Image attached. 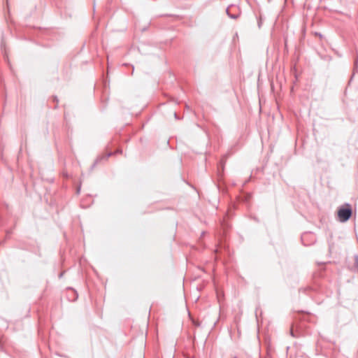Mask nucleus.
<instances>
[{
  "mask_svg": "<svg viewBox=\"0 0 358 358\" xmlns=\"http://www.w3.org/2000/svg\"><path fill=\"white\" fill-rule=\"evenodd\" d=\"M352 214V208L349 203H345L338 210V217L341 222H345L349 220Z\"/></svg>",
  "mask_w": 358,
  "mask_h": 358,
  "instance_id": "nucleus-1",
  "label": "nucleus"
},
{
  "mask_svg": "<svg viewBox=\"0 0 358 358\" xmlns=\"http://www.w3.org/2000/svg\"><path fill=\"white\" fill-rule=\"evenodd\" d=\"M262 26V18L260 17L258 20V27L260 28Z\"/></svg>",
  "mask_w": 358,
  "mask_h": 358,
  "instance_id": "nucleus-7",
  "label": "nucleus"
},
{
  "mask_svg": "<svg viewBox=\"0 0 358 358\" xmlns=\"http://www.w3.org/2000/svg\"><path fill=\"white\" fill-rule=\"evenodd\" d=\"M290 334H291V335H292V336H293V337H294V336H295V335H294V331H293V329H292L290 330Z\"/></svg>",
  "mask_w": 358,
  "mask_h": 358,
  "instance_id": "nucleus-9",
  "label": "nucleus"
},
{
  "mask_svg": "<svg viewBox=\"0 0 358 358\" xmlns=\"http://www.w3.org/2000/svg\"><path fill=\"white\" fill-rule=\"evenodd\" d=\"M1 48L2 51L4 52V57H6V43H5V42L3 40L1 41Z\"/></svg>",
  "mask_w": 358,
  "mask_h": 358,
  "instance_id": "nucleus-5",
  "label": "nucleus"
},
{
  "mask_svg": "<svg viewBox=\"0 0 358 358\" xmlns=\"http://www.w3.org/2000/svg\"><path fill=\"white\" fill-rule=\"evenodd\" d=\"M54 101H56V102H58V99H57V96H55L54 97Z\"/></svg>",
  "mask_w": 358,
  "mask_h": 358,
  "instance_id": "nucleus-14",
  "label": "nucleus"
},
{
  "mask_svg": "<svg viewBox=\"0 0 358 358\" xmlns=\"http://www.w3.org/2000/svg\"><path fill=\"white\" fill-rule=\"evenodd\" d=\"M234 358H236V357H234Z\"/></svg>",
  "mask_w": 358,
  "mask_h": 358,
  "instance_id": "nucleus-17",
  "label": "nucleus"
},
{
  "mask_svg": "<svg viewBox=\"0 0 358 358\" xmlns=\"http://www.w3.org/2000/svg\"><path fill=\"white\" fill-rule=\"evenodd\" d=\"M104 159V156L103 157H99L96 159V161L93 163V164L90 167V171H92L94 168L95 166L97 165V164L99 163V161H101V159Z\"/></svg>",
  "mask_w": 358,
  "mask_h": 358,
  "instance_id": "nucleus-3",
  "label": "nucleus"
},
{
  "mask_svg": "<svg viewBox=\"0 0 358 358\" xmlns=\"http://www.w3.org/2000/svg\"><path fill=\"white\" fill-rule=\"evenodd\" d=\"M63 275H64V273H63V272H62V273H59V278H62V276H63Z\"/></svg>",
  "mask_w": 358,
  "mask_h": 358,
  "instance_id": "nucleus-11",
  "label": "nucleus"
},
{
  "mask_svg": "<svg viewBox=\"0 0 358 358\" xmlns=\"http://www.w3.org/2000/svg\"><path fill=\"white\" fill-rule=\"evenodd\" d=\"M315 35H317V36H319L320 38H322V35L321 34H320V33H317V32H316V33H315Z\"/></svg>",
  "mask_w": 358,
  "mask_h": 358,
  "instance_id": "nucleus-10",
  "label": "nucleus"
},
{
  "mask_svg": "<svg viewBox=\"0 0 358 358\" xmlns=\"http://www.w3.org/2000/svg\"><path fill=\"white\" fill-rule=\"evenodd\" d=\"M80 192V185L78 186V187L77 188V190H76V193L78 194Z\"/></svg>",
  "mask_w": 358,
  "mask_h": 358,
  "instance_id": "nucleus-8",
  "label": "nucleus"
},
{
  "mask_svg": "<svg viewBox=\"0 0 358 358\" xmlns=\"http://www.w3.org/2000/svg\"><path fill=\"white\" fill-rule=\"evenodd\" d=\"M174 116H175V117H176V119H178V115H177V114H176V113H174Z\"/></svg>",
  "mask_w": 358,
  "mask_h": 358,
  "instance_id": "nucleus-15",
  "label": "nucleus"
},
{
  "mask_svg": "<svg viewBox=\"0 0 358 358\" xmlns=\"http://www.w3.org/2000/svg\"><path fill=\"white\" fill-rule=\"evenodd\" d=\"M75 294H76V299H77V298H78V294H76V292Z\"/></svg>",
  "mask_w": 358,
  "mask_h": 358,
  "instance_id": "nucleus-16",
  "label": "nucleus"
},
{
  "mask_svg": "<svg viewBox=\"0 0 358 358\" xmlns=\"http://www.w3.org/2000/svg\"><path fill=\"white\" fill-rule=\"evenodd\" d=\"M122 150H117L115 152H109L107 154L106 156H104V159H107L109 157L113 155H115V154H117V153H122Z\"/></svg>",
  "mask_w": 358,
  "mask_h": 358,
  "instance_id": "nucleus-4",
  "label": "nucleus"
},
{
  "mask_svg": "<svg viewBox=\"0 0 358 358\" xmlns=\"http://www.w3.org/2000/svg\"><path fill=\"white\" fill-rule=\"evenodd\" d=\"M224 168V159H222L217 165V172H218L219 177L222 176Z\"/></svg>",
  "mask_w": 358,
  "mask_h": 358,
  "instance_id": "nucleus-2",
  "label": "nucleus"
},
{
  "mask_svg": "<svg viewBox=\"0 0 358 358\" xmlns=\"http://www.w3.org/2000/svg\"><path fill=\"white\" fill-rule=\"evenodd\" d=\"M226 13H227V15H228V13H229V8H227L226 9Z\"/></svg>",
  "mask_w": 358,
  "mask_h": 358,
  "instance_id": "nucleus-13",
  "label": "nucleus"
},
{
  "mask_svg": "<svg viewBox=\"0 0 358 358\" xmlns=\"http://www.w3.org/2000/svg\"><path fill=\"white\" fill-rule=\"evenodd\" d=\"M228 16L231 18V19H236L238 18V15H235V14H231V13H228Z\"/></svg>",
  "mask_w": 358,
  "mask_h": 358,
  "instance_id": "nucleus-6",
  "label": "nucleus"
},
{
  "mask_svg": "<svg viewBox=\"0 0 358 358\" xmlns=\"http://www.w3.org/2000/svg\"><path fill=\"white\" fill-rule=\"evenodd\" d=\"M357 63H358V58H357L355 59V65L357 66Z\"/></svg>",
  "mask_w": 358,
  "mask_h": 358,
  "instance_id": "nucleus-12",
  "label": "nucleus"
}]
</instances>
